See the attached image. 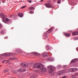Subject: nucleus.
<instances>
[{"label": "nucleus", "instance_id": "obj_1", "mask_svg": "<svg viewBox=\"0 0 78 78\" xmlns=\"http://www.w3.org/2000/svg\"><path fill=\"white\" fill-rule=\"evenodd\" d=\"M1 16L2 18L3 19L2 21L5 23H7V22H8L10 21V20L6 18V16L5 15V14L3 13H1Z\"/></svg>", "mask_w": 78, "mask_h": 78}, {"label": "nucleus", "instance_id": "obj_2", "mask_svg": "<svg viewBox=\"0 0 78 78\" xmlns=\"http://www.w3.org/2000/svg\"><path fill=\"white\" fill-rule=\"evenodd\" d=\"M42 67V64H35L34 66V68H35L36 69H41Z\"/></svg>", "mask_w": 78, "mask_h": 78}, {"label": "nucleus", "instance_id": "obj_3", "mask_svg": "<svg viewBox=\"0 0 78 78\" xmlns=\"http://www.w3.org/2000/svg\"><path fill=\"white\" fill-rule=\"evenodd\" d=\"M39 69H41V72H47V69L45 68V67H44L42 64L41 67Z\"/></svg>", "mask_w": 78, "mask_h": 78}, {"label": "nucleus", "instance_id": "obj_4", "mask_svg": "<svg viewBox=\"0 0 78 78\" xmlns=\"http://www.w3.org/2000/svg\"><path fill=\"white\" fill-rule=\"evenodd\" d=\"M49 69H50L49 70V73H53V71L55 70V67L54 66H49Z\"/></svg>", "mask_w": 78, "mask_h": 78}, {"label": "nucleus", "instance_id": "obj_5", "mask_svg": "<svg viewBox=\"0 0 78 78\" xmlns=\"http://www.w3.org/2000/svg\"><path fill=\"white\" fill-rule=\"evenodd\" d=\"M27 70V69L25 68H21L17 70V71L19 72H25V71Z\"/></svg>", "mask_w": 78, "mask_h": 78}, {"label": "nucleus", "instance_id": "obj_6", "mask_svg": "<svg viewBox=\"0 0 78 78\" xmlns=\"http://www.w3.org/2000/svg\"><path fill=\"white\" fill-rule=\"evenodd\" d=\"M66 72V71L64 70L59 71L58 72V75H63V74L65 73Z\"/></svg>", "mask_w": 78, "mask_h": 78}, {"label": "nucleus", "instance_id": "obj_7", "mask_svg": "<svg viewBox=\"0 0 78 78\" xmlns=\"http://www.w3.org/2000/svg\"><path fill=\"white\" fill-rule=\"evenodd\" d=\"M78 70V69L76 68H71L69 69V71L71 72H76V71H77Z\"/></svg>", "mask_w": 78, "mask_h": 78}, {"label": "nucleus", "instance_id": "obj_8", "mask_svg": "<svg viewBox=\"0 0 78 78\" xmlns=\"http://www.w3.org/2000/svg\"><path fill=\"white\" fill-rule=\"evenodd\" d=\"M21 66L23 67H28V63H21L20 64Z\"/></svg>", "mask_w": 78, "mask_h": 78}, {"label": "nucleus", "instance_id": "obj_9", "mask_svg": "<svg viewBox=\"0 0 78 78\" xmlns=\"http://www.w3.org/2000/svg\"><path fill=\"white\" fill-rule=\"evenodd\" d=\"M4 56H11V53H5L3 54Z\"/></svg>", "mask_w": 78, "mask_h": 78}, {"label": "nucleus", "instance_id": "obj_10", "mask_svg": "<svg viewBox=\"0 0 78 78\" xmlns=\"http://www.w3.org/2000/svg\"><path fill=\"white\" fill-rule=\"evenodd\" d=\"M73 36H76V35H78V31L74 32L72 33Z\"/></svg>", "mask_w": 78, "mask_h": 78}, {"label": "nucleus", "instance_id": "obj_11", "mask_svg": "<svg viewBox=\"0 0 78 78\" xmlns=\"http://www.w3.org/2000/svg\"><path fill=\"white\" fill-rule=\"evenodd\" d=\"M77 61H78V59H73L71 61V63H74V62H76Z\"/></svg>", "mask_w": 78, "mask_h": 78}, {"label": "nucleus", "instance_id": "obj_12", "mask_svg": "<svg viewBox=\"0 0 78 78\" xmlns=\"http://www.w3.org/2000/svg\"><path fill=\"white\" fill-rule=\"evenodd\" d=\"M64 34L66 37H70V34H69L65 33H64Z\"/></svg>", "mask_w": 78, "mask_h": 78}, {"label": "nucleus", "instance_id": "obj_13", "mask_svg": "<svg viewBox=\"0 0 78 78\" xmlns=\"http://www.w3.org/2000/svg\"><path fill=\"white\" fill-rule=\"evenodd\" d=\"M18 14V16H19V17H23V15L22 14V13H19Z\"/></svg>", "mask_w": 78, "mask_h": 78}, {"label": "nucleus", "instance_id": "obj_14", "mask_svg": "<svg viewBox=\"0 0 78 78\" xmlns=\"http://www.w3.org/2000/svg\"><path fill=\"white\" fill-rule=\"evenodd\" d=\"M54 61H55V59L53 57L50 58L49 59V61H51V62H53Z\"/></svg>", "mask_w": 78, "mask_h": 78}, {"label": "nucleus", "instance_id": "obj_15", "mask_svg": "<svg viewBox=\"0 0 78 78\" xmlns=\"http://www.w3.org/2000/svg\"><path fill=\"white\" fill-rule=\"evenodd\" d=\"M18 53H20V55H23V54H22V51H21L18 50V52H17V54H18Z\"/></svg>", "mask_w": 78, "mask_h": 78}, {"label": "nucleus", "instance_id": "obj_16", "mask_svg": "<svg viewBox=\"0 0 78 78\" xmlns=\"http://www.w3.org/2000/svg\"><path fill=\"white\" fill-rule=\"evenodd\" d=\"M3 33H5V31L4 30H0V34H3Z\"/></svg>", "mask_w": 78, "mask_h": 78}, {"label": "nucleus", "instance_id": "obj_17", "mask_svg": "<svg viewBox=\"0 0 78 78\" xmlns=\"http://www.w3.org/2000/svg\"><path fill=\"white\" fill-rule=\"evenodd\" d=\"M16 54H14L13 53H10V56H14Z\"/></svg>", "mask_w": 78, "mask_h": 78}, {"label": "nucleus", "instance_id": "obj_18", "mask_svg": "<svg viewBox=\"0 0 78 78\" xmlns=\"http://www.w3.org/2000/svg\"><path fill=\"white\" fill-rule=\"evenodd\" d=\"M9 60H16V58H9Z\"/></svg>", "mask_w": 78, "mask_h": 78}, {"label": "nucleus", "instance_id": "obj_19", "mask_svg": "<svg viewBox=\"0 0 78 78\" xmlns=\"http://www.w3.org/2000/svg\"><path fill=\"white\" fill-rule=\"evenodd\" d=\"M45 5L47 7V8H49V4H45Z\"/></svg>", "mask_w": 78, "mask_h": 78}, {"label": "nucleus", "instance_id": "obj_20", "mask_svg": "<svg viewBox=\"0 0 78 78\" xmlns=\"http://www.w3.org/2000/svg\"><path fill=\"white\" fill-rule=\"evenodd\" d=\"M34 7L33 6L30 7L29 8V9H30V10H31L34 9Z\"/></svg>", "mask_w": 78, "mask_h": 78}, {"label": "nucleus", "instance_id": "obj_21", "mask_svg": "<svg viewBox=\"0 0 78 78\" xmlns=\"http://www.w3.org/2000/svg\"><path fill=\"white\" fill-rule=\"evenodd\" d=\"M53 30V28L51 27L49 29V32H51L52 31V30Z\"/></svg>", "mask_w": 78, "mask_h": 78}, {"label": "nucleus", "instance_id": "obj_22", "mask_svg": "<svg viewBox=\"0 0 78 78\" xmlns=\"http://www.w3.org/2000/svg\"><path fill=\"white\" fill-rule=\"evenodd\" d=\"M43 56H47V55L46 54V53H43Z\"/></svg>", "mask_w": 78, "mask_h": 78}, {"label": "nucleus", "instance_id": "obj_23", "mask_svg": "<svg viewBox=\"0 0 78 78\" xmlns=\"http://www.w3.org/2000/svg\"><path fill=\"white\" fill-rule=\"evenodd\" d=\"M35 55H36L37 56H39V55H40V54H39L37 53H35Z\"/></svg>", "mask_w": 78, "mask_h": 78}, {"label": "nucleus", "instance_id": "obj_24", "mask_svg": "<svg viewBox=\"0 0 78 78\" xmlns=\"http://www.w3.org/2000/svg\"><path fill=\"white\" fill-rule=\"evenodd\" d=\"M9 71V70L7 69H5L4 71V72H7Z\"/></svg>", "mask_w": 78, "mask_h": 78}, {"label": "nucleus", "instance_id": "obj_25", "mask_svg": "<svg viewBox=\"0 0 78 78\" xmlns=\"http://www.w3.org/2000/svg\"><path fill=\"white\" fill-rule=\"evenodd\" d=\"M30 14H33V11H30L29 12Z\"/></svg>", "mask_w": 78, "mask_h": 78}, {"label": "nucleus", "instance_id": "obj_26", "mask_svg": "<svg viewBox=\"0 0 78 78\" xmlns=\"http://www.w3.org/2000/svg\"><path fill=\"white\" fill-rule=\"evenodd\" d=\"M60 2L61 1H60V0H58L57 2V3H58V4H59V3H60Z\"/></svg>", "mask_w": 78, "mask_h": 78}, {"label": "nucleus", "instance_id": "obj_27", "mask_svg": "<svg viewBox=\"0 0 78 78\" xmlns=\"http://www.w3.org/2000/svg\"><path fill=\"white\" fill-rule=\"evenodd\" d=\"M76 77V76H75V75H73L72 76V78H75Z\"/></svg>", "mask_w": 78, "mask_h": 78}, {"label": "nucleus", "instance_id": "obj_28", "mask_svg": "<svg viewBox=\"0 0 78 78\" xmlns=\"http://www.w3.org/2000/svg\"><path fill=\"white\" fill-rule=\"evenodd\" d=\"M31 78H34L35 77H34V75L30 77Z\"/></svg>", "mask_w": 78, "mask_h": 78}, {"label": "nucleus", "instance_id": "obj_29", "mask_svg": "<svg viewBox=\"0 0 78 78\" xmlns=\"http://www.w3.org/2000/svg\"><path fill=\"white\" fill-rule=\"evenodd\" d=\"M27 1H28V2H29V3H31V2H32L31 0L30 1V0H27Z\"/></svg>", "mask_w": 78, "mask_h": 78}, {"label": "nucleus", "instance_id": "obj_30", "mask_svg": "<svg viewBox=\"0 0 78 78\" xmlns=\"http://www.w3.org/2000/svg\"><path fill=\"white\" fill-rule=\"evenodd\" d=\"M2 25L0 23V28H2Z\"/></svg>", "mask_w": 78, "mask_h": 78}, {"label": "nucleus", "instance_id": "obj_31", "mask_svg": "<svg viewBox=\"0 0 78 78\" xmlns=\"http://www.w3.org/2000/svg\"><path fill=\"white\" fill-rule=\"evenodd\" d=\"M51 4L49 3V8H51Z\"/></svg>", "mask_w": 78, "mask_h": 78}, {"label": "nucleus", "instance_id": "obj_32", "mask_svg": "<svg viewBox=\"0 0 78 78\" xmlns=\"http://www.w3.org/2000/svg\"><path fill=\"white\" fill-rule=\"evenodd\" d=\"M26 7V6H23V7H22V9H23V8H25Z\"/></svg>", "mask_w": 78, "mask_h": 78}, {"label": "nucleus", "instance_id": "obj_33", "mask_svg": "<svg viewBox=\"0 0 78 78\" xmlns=\"http://www.w3.org/2000/svg\"><path fill=\"white\" fill-rule=\"evenodd\" d=\"M67 78V76H63L62 77V78Z\"/></svg>", "mask_w": 78, "mask_h": 78}, {"label": "nucleus", "instance_id": "obj_34", "mask_svg": "<svg viewBox=\"0 0 78 78\" xmlns=\"http://www.w3.org/2000/svg\"><path fill=\"white\" fill-rule=\"evenodd\" d=\"M12 15H10V18H12Z\"/></svg>", "mask_w": 78, "mask_h": 78}, {"label": "nucleus", "instance_id": "obj_35", "mask_svg": "<svg viewBox=\"0 0 78 78\" xmlns=\"http://www.w3.org/2000/svg\"><path fill=\"white\" fill-rule=\"evenodd\" d=\"M75 75H76V76H78V73H76Z\"/></svg>", "mask_w": 78, "mask_h": 78}, {"label": "nucleus", "instance_id": "obj_36", "mask_svg": "<svg viewBox=\"0 0 78 78\" xmlns=\"http://www.w3.org/2000/svg\"><path fill=\"white\" fill-rule=\"evenodd\" d=\"M49 48V46H48V45H46V48Z\"/></svg>", "mask_w": 78, "mask_h": 78}, {"label": "nucleus", "instance_id": "obj_37", "mask_svg": "<svg viewBox=\"0 0 78 78\" xmlns=\"http://www.w3.org/2000/svg\"><path fill=\"white\" fill-rule=\"evenodd\" d=\"M6 60H5V61H2V63H4V62H6Z\"/></svg>", "mask_w": 78, "mask_h": 78}, {"label": "nucleus", "instance_id": "obj_38", "mask_svg": "<svg viewBox=\"0 0 78 78\" xmlns=\"http://www.w3.org/2000/svg\"><path fill=\"white\" fill-rule=\"evenodd\" d=\"M13 73H16V71L14 70L13 71Z\"/></svg>", "mask_w": 78, "mask_h": 78}, {"label": "nucleus", "instance_id": "obj_39", "mask_svg": "<svg viewBox=\"0 0 78 78\" xmlns=\"http://www.w3.org/2000/svg\"><path fill=\"white\" fill-rule=\"evenodd\" d=\"M58 68H60V67H61V66H60V65H58Z\"/></svg>", "mask_w": 78, "mask_h": 78}, {"label": "nucleus", "instance_id": "obj_40", "mask_svg": "<svg viewBox=\"0 0 78 78\" xmlns=\"http://www.w3.org/2000/svg\"><path fill=\"white\" fill-rule=\"evenodd\" d=\"M43 1H44V0H41V1H40V2H43Z\"/></svg>", "mask_w": 78, "mask_h": 78}, {"label": "nucleus", "instance_id": "obj_41", "mask_svg": "<svg viewBox=\"0 0 78 78\" xmlns=\"http://www.w3.org/2000/svg\"><path fill=\"white\" fill-rule=\"evenodd\" d=\"M6 38H8V37H5L4 39H6Z\"/></svg>", "mask_w": 78, "mask_h": 78}, {"label": "nucleus", "instance_id": "obj_42", "mask_svg": "<svg viewBox=\"0 0 78 78\" xmlns=\"http://www.w3.org/2000/svg\"><path fill=\"white\" fill-rule=\"evenodd\" d=\"M6 62H9V60H6Z\"/></svg>", "mask_w": 78, "mask_h": 78}, {"label": "nucleus", "instance_id": "obj_43", "mask_svg": "<svg viewBox=\"0 0 78 78\" xmlns=\"http://www.w3.org/2000/svg\"><path fill=\"white\" fill-rule=\"evenodd\" d=\"M49 2H51V0L49 1Z\"/></svg>", "mask_w": 78, "mask_h": 78}, {"label": "nucleus", "instance_id": "obj_44", "mask_svg": "<svg viewBox=\"0 0 78 78\" xmlns=\"http://www.w3.org/2000/svg\"><path fill=\"white\" fill-rule=\"evenodd\" d=\"M0 3H1V2H0Z\"/></svg>", "mask_w": 78, "mask_h": 78}, {"label": "nucleus", "instance_id": "obj_45", "mask_svg": "<svg viewBox=\"0 0 78 78\" xmlns=\"http://www.w3.org/2000/svg\"><path fill=\"white\" fill-rule=\"evenodd\" d=\"M48 31H49V30H48Z\"/></svg>", "mask_w": 78, "mask_h": 78}, {"label": "nucleus", "instance_id": "obj_46", "mask_svg": "<svg viewBox=\"0 0 78 78\" xmlns=\"http://www.w3.org/2000/svg\"><path fill=\"white\" fill-rule=\"evenodd\" d=\"M48 67H49V66H48Z\"/></svg>", "mask_w": 78, "mask_h": 78}]
</instances>
